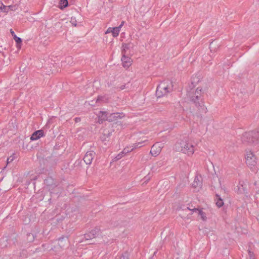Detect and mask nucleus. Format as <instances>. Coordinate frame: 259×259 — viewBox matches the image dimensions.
I'll return each mask as SVG.
<instances>
[{"label":"nucleus","mask_w":259,"mask_h":259,"mask_svg":"<svg viewBox=\"0 0 259 259\" xmlns=\"http://www.w3.org/2000/svg\"><path fill=\"white\" fill-rule=\"evenodd\" d=\"M245 163L246 166L252 171H256L258 169L257 157L251 150L246 151L244 154Z\"/></svg>","instance_id":"nucleus-1"},{"label":"nucleus","mask_w":259,"mask_h":259,"mask_svg":"<svg viewBox=\"0 0 259 259\" xmlns=\"http://www.w3.org/2000/svg\"><path fill=\"white\" fill-rule=\"evenodd\" d=\"M171 90V83L168 81L161 82L157 88L156 96L160 98L167 95Z\"/></svg>","instance_id":"nucleus-2"},{"label":"nucleus","mask_w":259,"mask_h":259,"mask_svg":"<svg viewBox=\"0 0 259 259\" xmlns=\"http://www.w3.org/2000/svg\"><path fill=\"white\" fill-rule=\"evenodd\" d=\"M180 150L183 153L191 156L195 152V147L191 143L184 142L181 144Z\"/></svg>","instance_id":"nucleus-3"},{"label":"nucleus","mask_w":259,"mask_h":259,"mask_svg":"<svg viewBox=\"0 0 259 259\" xmlns=\"http://www.w3.org/2000/svg\"><path fill=\"white\" fill-rule=\"evenodd\" d=\"M203 93V90L202 88L199 87L195 90H193L192 92L189 93V96L193 101L196 102L202 96Z\"/></svg>","instance_id":"nucleus-4"},{"label":"nucleus","mask_w":259,"mask_h":259,"mask_svg":"<svg viewBox=\"0 0 259 259\" xmlns=\"http://www.w3.org/2000/svg\"><path fill=\"white\" fill-rule=\"evenodd\" d=\"M161 149V144L159 143H157L153 145L151 147L150 153L152 156H156L160 154Z\"/></svg>","instance_id":"nucleus-5"},{"label":"nucleus","mask_w":259,"mask_h":259,"mask_svg":"<svg viewBox=\"0 0 259 259\" xmlns=\"http://www.w3.org/2000/svg\"><path fill=\"white\" fill-rule=\"evenodd\" d=\"M145 141H142L140 142L136 143L130 146H127L123 149L122 152L124 154L128 153L138 147H141L143 146V144L145 143Z\"/></svg>","instance_id":"nucleus-6"},{"label":"nucleus","mask_w":259,"mask_h":259,"mask_svg":"<svg viewBox=\"0 0 259 259\" xmlns=\"http://www.w3.org/2000/svg\"><path fill=\"white\" fill-rule=\"evenodd\" d=\"M128 55H122L121 58L122 66L126 68L131 66L132 64V60Z\"/></svg>","instance_id":"nucleus-7"},{"label":"nucleus","mask_w":259,"mask_h":259,"mask_svg":"<svg viewBox=\"0 0 259 259\" xmlns=\"http://www.w3.org/2000/svg\"><path fill=\"white\" fill-rule=\"evenodd\" d=\"M100 232L101 230L99 228H95L90 231L89 233L86 235V237L88 239L96 238L100 234Z\"/></svg>","instance_id":"nucleus-8"},{"label":"nucleus","mask_w":259,"mask_h":259,"mask_svg":"<svg viewBox=\"0 0 259 259\" xmlns=\"http://www.w3.org/2000/svg\"><path fill=\"white\" fill-rule=\"evenodd\" d=\"M111 135V132L109 128L103 129L102 132V135L100 137L101 140L103 142L108 140L109 137Z\"/></svg>","instance_id":"nucleus-9"},{"label":"nucleus","mask_w":259,"mask_h":259,"mask_svg":"<svg viewBox=\"0 0 259 259\" xmlns=\"http://www.w3.org/2000/svg\"><path fill=\"white\" fill-rule=\"evenodd\" d=\"M94 157V153L93 151L87 152L84 157L83 160L87 164H90Z\"/></svg>","instance_id":"nucleus-10"},{"label":"nucleus","mask_w":259,"mask_h":259,"mask_svg":"<svg viewBox=\"0 0 259 259\" xmlns=\"http://www.w3.org/2000/svg\"><path fill=\"white\" fill-rule=\"evenodd\" d=\"M120 31V27H109L105 32L106 34L111 33L113 37H117Z\"/></svg>","instance_id":"nucleus-11"},{"label":"nucleus","mask_w":259,"mask_h":259,"mask_svg":"<svg viewBox=\"0 0 259 259\" xmlns=\"http://www.w3.org/2000/svg\"><path fill=\"white\" fill-rule=\"evenodd\" d=\"M44 136V133L42 130H38L34 132L30 137L31 141H35Z\"/></svg>","instance_id":"nucleus-12"},{"label":"nucleus","mask_w":259,"mask_h":259,"mask_svg":"<svg viewBox=\"0 0 259 259\" xmlns=\"http://www.w3.org/2000/svg\"><path fill=\"white\" fill-rule=\"evenodd\" d=\"M131 45L130 44H123L122 45V55H129L130 53Z\"/></svg>","instance_id":"nucleus-13"},{"label":"nucleus","mask_w":259,"mask_h":259,"mask_svg":"<svg viewBox=\"0 0 259 259\" xmlns=\"http://www.w3.org/2000/svg\"><path fill=\"white\" fill-rule=\"evenodd\" d=\"M194 212L197 213L198 215H199L201 217V219L203 221H206L207 219L206 215L205 212H204L202 210L199 209H194L193 210Z\"/></svg>","instance_id":"nucleus-14"},{"label":"nucleus","mask_w":259,"mask_h":259,"mask_svg":"<svg viewBox=\"0 0 259 259\" xmlns=\"http://www.w3.org/2000/svg\"><path fill=\"white\" fill-rule=\"evenodd\" d=\"M201 79V77L200 74H194L191 78V82L193 84H196L200 81Z\"/></svg>","instance_id":"nucleus-15"},{"label":"nucleus","mask_w":259,"mask_h":259,"mask_svg":"<svg viewBox=\"0 0 259 259\" xmlns=\"http://www.w3.org/2000/svg\"><path fill=\"white\" fill-rule=\"evenodd\" d=\"M98 115L99 118V122H102L103 120L107 119L106 112L100 111Z\"/></svg>","instance_id":"nucleus-16"},{"label":"nucleus","mask_w":259,"mask_h":259,"mask_svg":"<svg viewBox=\"0 0 259 259\" xmlns=\"http://www.w3.org/2000/svg\"><path fill=\"white\" fill-rule=\"evenodd\" d=\"M68 1L67 0H60L59 2V8L62 10L65 8L67 7L68 6Z\"/></svg>","instance_id":"nucleus-17"},{"label":"nucleus","mask_w":259,"mask_h":259,"mask_svg":"<svg viewBox=\"0 0 259 259\" xmlns=\"http://www.w3.org/2000/svg\"><path fill=\"white\" fill-rule=\"evenodd\" d=\"M14 39L17 44L16 47L18 49H20L21 46V44L22 42L21 39L20 37L17 36L16 35H14Z\"/></svg>","instance_id":"nucleus-18"},{"label":"nucleus","mask_w":259,"mask_h":259,"mask_svg":"<svg viewBox=\"0 0 259 259\" xmlns=\"http://www.w3.org/2000/svg\"><path fill=\"white\" fill-rule=\"evenodd\" d=\"M235 192L238 194H243L245 192V190L242 185H239L235 188Z\"/></svg>","instance_id":"nucleus-19"},{"label":"nucleus","mask_w":259,"mask_h":259,"mask_svg":"<svg viewBox=\"0 0 259 259\" xmlns=\"http://www.w3.org/2000/svg\"><path fill=\"white\" fill-rule=\"evenodd\" d=\"M192 185L195 188H200L202 185V183L199 181L198 179H195Z\"/></svg>","instance_id":"nucleus-20"},{"label":"nucleus","mask_w":259,"mask_h":259,"mask_svg":"<svg viewBox=\"0 0 259 259\" xmlns=\"http://www.w3.org/2000/svg\"><path fill=\"white\" fill-rule=\"evenodd\" d=\"M12 7H15V6H5L3 5V9H2L1 12H4V13H8L10 11L11 8Z\"/></svg>","instance_id":"nucleus-21"},{"label":"nucleus","mask_w":259,"mask_h":259,"mask_svg":"<svg viewBox=\"0 0 259 259\" xmlns=\"http://www.w3.org/2000/svg\"><path fill=\"white\" fill-rule=\"evenodd\" d=\"M160 166H161V163H160L159 162H156L153 164L151 169L153 171H155L156 170V167H160Z\"/></svg>","instance_id":"nucleus-22"},{"label":"nucleus","mask_w":259,"mask_h":259,"mask_svg":"<svg viewBox=\"0 0 259 259\" xmlns=\"http://www.w3.org/2000/svg\"><path fill=\"white\" fill-rule=\"evenodd\" d=\"M70 23L73 26L76 27L77 26V21L75 18L71 17Z\"/></svg>","instance_id":"nucleus-23"},{"label":"nucleus","mask_w":259,"mask_h":259,"mask_svg":"<svg viewBox=\"0 0 259 259\" xmlns=\"http://www.w3.org/2000/svg\"><path fill=\"white\" fill-rule=\"evenodd\" d=\"M216 204L219 207L222 206L224 205V202H223V200L222 199H221L220 198H219L216 202Z\"/></svg>","instance_id":"nucleus-24"},{"label":"nucleus","mask_w":259,"mask_h":259,"mask_svg":"<svg viewBox=\"0 0 259 259\" xmlns=\"http://www.w3.org/2000/svg\"><path fill=\"white\" fill-rule=\"evenodd\" d=\"M248 255L249 256V259H254V253L250 250H248Z\"/></svg>","instance_id":"nucleus-25"},{"label":"nucleus","mask_w":259,"mask_h":259,"mask_svg":"<svg viewBox=\"0 0 259 259\" xmlns=\"http://www.w3.org/2000/svg\"><path fill=\"white\" fill-rule=\"evenodd\" d=\"M65 241H66V240H64L63 238L60 239L58 241V244L60 246H64L63 243Z\"/></svg>","instance_id":"nucleus-26"},{"label":"nucleus","mask_w":259,"mask_h":259,"mask_svg":"<svg viewBox=\"0 0 259 259\" xmlns=\"http://www.w3.org/2000/svg\"><path fill=\"white\" fill-rule=\"evenodd\" d=\"M3 7V4L1 2H0V11L1 12L2 11Z\"/></svg>","instance_id":"nucleus-27"},{"label":"nucleus","mask_w":259,"mask_h":259,"mask_svg":"<svg viewBox=\"0 0 259 259\" xmlns=\"http://www.w3.org/2000/svg\"><path fill=\"white\" fill-rule=\"evenodd\" d=\"M15 7H12L11 8L10 11H15L17 9V7L16 6H14Z\"/></svg>","instance_id":"nucleus-28"},{"label":"nucleus","mask_w":259,"mask_h":259,"mask_svg":"<svg viewBox=\"0 0 259 259\" xmlns=\"http://www.w3.org/2000/svg\"><path fill=\"white\" fill-rule=\"evenodd\" d=\"M123 24H124V22L122 21L121 22V23L120 24V25L119 26H118L117 27H120V30H121V28L122 26L123 25Z\"/></svg>","instance_id":"nucleus-29"},{"label":"nucleus","mask_w":259,"mask_h":259,"mask_svg":"<svg viewBox=\"0 0 259 259\" xmlns=\"http://www.w3.org/2000/svg\"><path fill=\"white\" fill-rule=\"evenodd\" d=\"M12 160H13V158H11V157L8 158L7 159L8 162H11Z\"/></svg>","instance_id":"nucleus-30"},{"label":"nucleus","mask_w":259,"mask_h":259,"mask_svg":"<svg viewBox=\"0 0 259 259\" xmlns=\"http://www.w3.org/2000/svg\"><path fill=\"white\" fill-rule=\"evenodd\" d=\"M124 88H125V85H123V87H122L120 89H121V90H123V89H124Z\"/></svg>","instance_id":"nucleus-31"},{"label":"nucleus","mask_w":259,"mask_h":259,"mask_svg":"<svg viewBox=\"0 0 259 259\" xmlns=\"http://www.w3.org/2000/svg\"><path fill=\"white\" fill-rule=\"evenodd\" d=\"M11 33H12V35H13L14 36V35H15L14 34V32L13 31H12V30H11Z\"/></svg>","instance_id":"nucleus-32"}]
</instances>
